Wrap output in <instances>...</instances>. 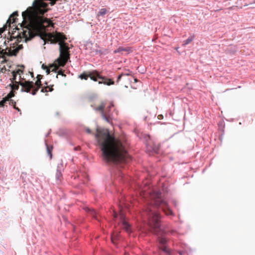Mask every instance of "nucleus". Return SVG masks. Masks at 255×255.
<instances>
[{
	"instance_id": "26",
	"label": "nucleus",
	"mask_w": 255,
	"mask_h": 255,
	"mask_svg": "<svg viewBox=\"0 0 255 255\" xmlns=\"http://www.w3.org/2000/svg\"><path fill=\"white\" fill-rule=\"evenodd\" d=\"M7 102V101L3 98V99L0 101V107H3L5 105V104Z\"/></svg>"
},
{
	"instance_id": "24",
	"label": "nucleus",
	"mask_w": 255,
	"mask_h": 255,
	"mask_svg": "<svg viewBox=\"0 0 255 255\" xmlns=\"http://www.w3.org/2000/svg\"><path fill=\"white\" fill-rule=\"evenodd\" d=\"M130 75V73H122L121 74H120L118 77V79H117V82H118L121 78H122V76H128V75Z\"/></svg>"
},
{
	"instance_id": "32",
	"label": "nucleus",
	"mask_w": 255,
	"mask_h": 255,
	"mask_svg": "<svg viewBox=\"0 0 255 255\" xmlns=\"http://www.w3.org/2000/svg\"><path fill=\"white\" fill-rule=\"evenodd\" d=\"M42 77H43L42 75H38L37 76V77H36L37 78V80H41V79L42 78Z\"/></svg>"
},
{
	"instance_id": "30",
	"label": "nucleus",
	"mask_w": 255,
	"mask_h": 255,
	"mask_svg": "<svg viewBox=\"0 0 255 255\" xmlns=\"http://www.w3.org/2000/svg\"><path fill=\"white\" fill-rule=\"evenodd\" d=\"M58 75H61L63 76H66V75L63 73V72L62 70H60L58 71Z\"/></svg>"
},
{
	"instance_id": "28",
	"label": "nucleus",
	"mask_w": 255,
	"mask_h": 255,
	"mask_svg": "<svg viewBox=\"0 0 255 255\" xmlns=\"http://www.w3.org/2000/svg\"><path fill=\"white\" fill-rule=\"evenodd\" d=\"M7 28V25H5L3 26L2 28H0V35L2 33L4 32V31L5 30V29Z\"/></svg>"
},
{
	"instance_id": "35",
	"label": "nucleus",
	"mask_w": 255,
	"mask_h": 255,
	"mask_svg": "<svg viewBox=\"0 0 255 255\" xmlns=\"http://www.w3.org/2000/svg\"><path fill=\"white\" fill-rule=\"evenodd\" d=\"M86 131L89 133H91V130L89 128H87L86 129Z\"/></svg>"
},
{
	"instance_id": "1",
	"label": "nucleus",
	"mask_w": 255,
	"mask_h": 255,
	"mask_svg": "<svg viewBox=\"0 0 255 255\" xmlns=\"http://www.w3.org/2000/svg\"><path fill=\"white\" fill-rule=\"evenodd\" d=\"M95 138L105 160L115 162H128L129 159L125 144L111 135L108 130L97 128Z\"/></svg>"
},
{
	"instance_id": "15",
	"label": "nucleus",
	"mask_w": 255,
	"mask_h": 255,
	"mask_svg": "<svg viewBox=\"0 0 255 255\" xmlns=\"http://www.w3.org/2000/svg\"><path fill=\"white\" fill-rule=\"evenodd\" d=\"M86 211L89 213V214L95 218L96 219L98 220V218L97 216V213L96 211L92 209L87 208Z\"/></svg>"
},
{
	"instance_id": "19",
	"label": "nucleus",
	"mask_w": 255,
	"mask_h": 255,
	"mask_svg": "<svg viewBox=\"0 0 255 255\" xmlns=\"http://www.w3.org/2000/svg\"><path fill=\"white\" fill-rule=\"evenodd\" d=\"M9 102V104L11 106H13V107L16 110H17L18 111H20V109L16 107V102L15 101H14L13 100H10L9 101H8Z\"/></svg>"
},
{
	"instance_id": "14",
	"label": "nucleus",
	"mask_w": 255,
	"mask_h": 255,
	"mask_svg": "<svg viewBox=\"0 0 255 255\" xmlns=\"http://www.w3.org/2000/svg\"><path fill=\"white\" fill-rule=\"evenodd\" d=\"M86 211L89 213V214L95 218L96 219L98 220V218L97 216V213L96 211L92 209L87 208Z\"/></svg>"
},
{
	"instance_id": "2",
	"label": "nucleus",
	"mask_w": 255,
	"mask_h": 255,
	"mask_svg": "<svg viewBox=\"0 0 255 255\" xmlns=\"http://www.w3.org/2000/svg\"><path fill=\"white\" fill-rule=\"evenodd\" d=\"M152 201L150 204L145 210V212L148 217V225L151 232L158 236V241L159 249L165 253L170 255V250L166 247L167 240L162 235V231L160 228V218L158 213L155 210V207H159L166 215L172 214V212L169 208L166 201L161 198V194L157 192L155 195H151Z\"/></svg>"
},
{
	"instance_id": "11",
	"label": "nucleus",
	"mask_w": 255,
	"mask_h": 255,
	"mask_svg": "<svg viewBox=\"0 0 255 255\" xmlns=\"http://www.w3.org/2000/svg\"><path fill=\"white\" fill-rule=\"evenodd\" d=\"M59 67H60L59 66V65L57 63L53 64L52 65H50L49 68H46V73L47 74H49L50 72V69L51 70V71H56L59 68Z\"/></svg>"
},
{
	"instance_id": "12",
	"label": "nucleus",
	"mask_w": 255,
	"mask_h": 255,
	"mask_svg": "<svg viewBox=\"0 0 255 255\" xmlns=\"http://www.w3.org/2000/svg\"><path fill=\"white\" fill-rule=\"evenodd\" d=\"M124 51L129 52H130L131 50H130V48H129V47L124 48L123 47H120L117 49L115 50L114 51V53H122Z\"/></svg>"
},
{
	"instance_id": "23",
	"label": "nucleus",
	"mask_w": 255,
	"mask_h": 255,
	"mask_svg": "<svg viewBox=\"0 0 255 255\" xmlns=\"http://www.w3.org/2000/svg\"><path fill=\"white\" fill-rule=\"evenodd\" d=\"M21 81H20L21 82ZM20 82H19L18 83L17 82H16V83L15 84H13L12 86V89L13 90H17L18 89V88H19V85H20V84H19Z\"/></svg>"
},
{
	"instance_id": "18",
	"label": "nucleus",
	"mask_w": 255,
	"mask_h": 255,
	"mask_svg": "<svg viewBox=\"0 0 255 255\" xmlns=\"http://www.w3.org/2000/svg\"><path fill=\"white\" fill-rule=\"evenodd\" d=\"M53 89L52 88V87L46 86V87L42 88V89L41 90V92L42 93H47L48 92H51L53 91Z\"/></svg>"
},
{
	"instance_id": "22",
	"label": "nucleus",
	"mask_w": 255,
	"mask_h": 255,
	"mask_svg": "<svg viewBox=\"0 0 255 255\" xmlns=\"http://www.w3.org/2000/svg\"><path fill=\"white\" fill-rule=\"evenodd\" d=\"M107 13V10L106 8H102L99 11L98 15H104Z\"/></svg>"
},
{
	"instance_id": "34",
	"label": "nucleus",
	"mask_w": 255,
	"mask_h": 255,
	"mask_svg": "<svg viewBox=\"0 0 255 255\" xmlns=\"http://www.w3.org/2000/svg\"><path fill=\"white\" fill-rule=\"evenodd\" d=\"M12 41V39H10V40H8V39L7 41H6V40H5V41H4V44H5V45H6V44H7V43H9L10 41Z\"/></svg>"
},
{
	"instance_id": "40",
	"label": "nucleus",
	"mask_w": 255,
	"mask_h": 255,
	"mask_svg": "<svg viewBox=\"0 0 255 255\" xmlns=\"http://www.w3.org/2000/svg\"><path fill=\"white\" fill-rule=\"evenodd\" d=\"M31 75L32 77H33V73H31Z\"/></svg>"
},
{
	"instance_id": "21",
	"label": "nucleus",
	"mask_w": 255,
	"mask_h": 255,
	"mask_svg": "<svg viewBox=\"0 0 255 255\" xmlns=\"http://www.w3.org/2000/svg\"><path fill=\"white\" fill-rule=\"evenodd\" d=\"M14 96V94L12 91L10 92L6 96L4 97V98L7 101H9L10 100H11V98Z\"/></svg>"
},
{
	"instance_id": "17",
	"label": "nucleus",
	"mask_w": 255,
	"mask_h": 255,
	"mask_svg": "<svg viewBox=\"0 0 255 255\" xmlns=\"http://www.w3.org/2000/svg\"><path fill=\"white\" fill-rule=\"evenodd\" d=\"M90 72H88V73L84 72L81 75H79V78L81 79H84V80H87L88 77H90Z\"/></svg>"
},
{
	"instance_id": "38",
	"label": "nucleus",
	"mask_w": 255,
	"mask_h": 255,
	"mask_svg": "<svg viewBox=\"0 0 255 255\" xmlns=\"http://www.w3.org/2000/svg\"><path fill=\"white\" fill-rule=\"evenodd\" d=\"M134 81L135 82H136L138 81V80L136 78L134 79Z\"/></svg>"
},
{
	"instance_id": "10",
	"label": "nucleus",
	"mask_w": 255,
	"mask_h": 255,
	"mask_svg": "<svg viewBox=\"0 0 255 255\" xmlns=\"http://www.w3.org/2000/svg\"><path fill=\"white\" fill-rule=\"evenodd\" d=\"M18 15V12L17 11H14L9 17L8 19L7 20L6 24H8L9 25L11 23H13L15 22L16 18H14V17Z\"/></svg>"
},
{
	"instance_id": "36",
	"label": "nucleus",
	"mask_w": 255,
	"mask_h": 255,
	"mask_svg": "<svg viewBox=\"0 0 255 255\" xmlns=\"http://www.w3.org/2000/svg\"><path fill=\"white\" fill-rule=\"evenodd\" d=\"M42 68L43 69H46V68H47V67L46 65H45L44 64H43V65H42Z\"/></svg>"
},
{
	"instance_id": "13",
	"label": "nucleus",
	"mask_w": 255,
	"mask_h": 255,
	"mask_svg": "<svg viewBox=\"0 0 255 255\" xmlns=\"http://www.w3.org/2000/svg\"><path fill=\"white\" fill-rule=\"evenodd\" d=\"M118 233L117 232H114L111 236V241L112 242L115 244H116V242L118 239Z\"/></svg>"
},
{
	"instance_id": "7",
	"label": "nucleus",
	"mask_w": 255,
	"mask_h": 255,
	"mask_svg": "<svg viewBox=\"0 0 255 255\" xmlns=\"http://www.w3.org/2000/svg\"><path fill=\"white\" fill-rule=\"evenodd\" d=\"M89 77L91 80L94 81H97L98 79L101 80V81H99V84H104L108 86L114 84V81L113 80L100 75L97 71H94L92 72H90Z\"/></svg>"
},
{
	"instance_id": "20",
	"label": "nucleus",
	"mask_w": 255,
	"mask_h": 255,
	"mask_svg": "<svg viewBox=\"0 0 255 255\" xmlns=\"http://www.w3.org/2000/svg\"><path fill=\"white\" fill-rule=\"evenodd\" d=\"M53 147L52 146H48L47 145V152L48 155L50 156V158H52V150Z\"/></svg>"
},
{
	"instance_id": "31",
	"label": "nucleus",
	"mask_w": 255,
	"mask_h": 255,
	"mask_svg": "<svg viewBox=\"0 0 255 255\" xmlns=\"http://www.w3.org/2000/svg\"><path fill=\"white\" fill-rule=\"evenodd\" d=\"M15 72H16L17 75V74L20 75V74L23 73V71L19 69H17Z\"/></svg>"
},
{
	"instance_id": "29",
	"label": "nucleus",
	"mask_w": 255,
	"mask_h": 255,
	"mask_svg": "<svg viewBox=\"0 0 255 255\" xmlns=\"http://www.w3.org/2000/svg\"><path fill=\"white\" fill-rule=\"evenodd\" d=\"M12 73V76H13L12 81H13L14 80H15L16 79L17 74H16V72H15V71H13Z\"/></svg>"
},
{
	"instance_id": "33",
	"label": "nucleus",
	"mask_w": 255,
	"mask_h": 255,
	"mask_svg": "<svg viewBox=\"0 0 255 255\" xmlns=\"http://www.w3.org/2000/svg\"><path fill=\"white\" fill-rule=\"evenodd\" d=\"M118 214H117L116 212H114V213H113V218L114 219H116L117 217H118Z\"/></svg>"
},
{
	"instance_id": "37",
	"label": "nucleus",
	"mask_w": 255,
	"mask_h": 255,
	"mask_svg": "<svg viewBox=\"0 0 255 255\" xmlns=\"http://www.w3.org/2000/svg\"><path fill=\"white\" fill-rule=\"evenodd\" d=\"M162 118H163V116L162 115H160L158 116V119H161Z\"/></svg>"
},
{
	"instance_id": "16",
	"label": "nucleus",
	"mask_w": 255,
	"mask_h": 255,
	"mask_svg": "<svg viewBox=\"0 0 255 255\" xmlns=\"http://www.w3.org/2000/svg\"><path fill=\"white\" fill-rule=\"evenodd\" d=\"M194 38V36H189L186 40H184L183 42L182 45L185 46V45L189 44L193 40Z\"/></svg>"
},
{
	"instance_id": "25",
	"label": "nucleus",
	"mask_w": 255,
	"mask_h": 255,
	"mask_svg": "<svg viewBox=\"0 0 255 255\" xmlns=\"http://www.w3.org/2000/svg\"><path fill=\"white\" fill-rule=\"evenodd\" d=\"M62 177V174L60 171H57L56 174V178L58 180H60Z\"/></svg>"
},
{
	"instance_id": "9",
	"label": "nucleus",
	"mask_w": 255,
	"mask_h": 255,
	"mask_svg": "<svg viewBox=\"0 0 255 255\" xmlns=\"http://www.w3.org/2000/svg\"><path fill=\"white\" fill-rule=\"evenodd\" d=\"M147 147L148 150L153 151L154 152H157L159 149V145L154 143H152V145H150L149 143H148Z\"/></svg>"
},
{
	"instance_id": "3",
	"label": "nucleus",
	"mask_w": 255,
	"mask_h": 255,
	"mask_svg": "<svg viewBox=\"0 0 255 255\" xmlns=\"http://www.w3.org/2000/svg\"><path fill=\"white\" fill-rule=\"evenodd\" d=\"M40 34L41 38L46 42H50L51 43L55 44L58 42L59 45V57L55 61L59 66H64L68 60L70 59L69 47L68 43L65 42L67 39L66 35L63 33L55 32L53 33H46L45 31L40 32H35Z\"/></svg>"
},
{
	"instance_id": "27",
	"label": "nucleus",
	"mask_w": 255,
	"mask_h": 255,
	"mask_svg": "<svg viewBox=\"0 0 255 255\" xmlns=\"http://www.w3.org/2000/svg\"><path fill=\"white\" fill-rule=\"evenodd\" d=\"M7 28V25H5L3 26L2 28H0V35L2 33L4 32V31L5 30V29Z\"/></svg>"
},
{
	"instance_id": "8",
	"label": "nucleus",
	"mask_w": 255,
	"mask_h": 255,
	"mask_svg": "<svg viewBox=\"0 0 255 255\" xmlns=\"http://www.w3.org/2000/svg\"><path fill=\"white\" fill-rule=\"evenodd\" d=\"M119 216L121 220L122 228L125 229L127 233H130V226L126 220L125 214L123 209L121 208V207H120V213Z\"/></svg>"
},
{
	"instance_id": "6",
	"label": "nucleus",
	"mask_w": 255,
	"mask_h": 255,
	"mask_svg": "<svg viewBox=\"0 0 255 255\" xmlns=\"http://www.w3.org/2000/svg\"><path fill=\"white\" fill-rule=\"evenodd\" d=\"M21 86V91L26 93H30L31 89H32L31 94L33 95L36 94L37 91L41 87V82L40 80H37L34 83L32 81L23 80V82L19 83Z\"/></svg>"
},
{
	"instance_id": "4",
	"label": "nucleus",
	"mask_w": 255,
	"mask_h": 255,
	"mask_svg": "<svg viewBox=\"0 0 255 255\" xmlns=\"http://www.w3.org/2000/svg\"><path fill=\"white\" fill-rule=\"evenodd\" d=\"M114 109V104L110 102L107 103L102 102L101 104L94 108V110L100 112L101 116L104 120L109 123H111L114 119L112 110Z\"/></svg>"
},
{
	"instance_id": "5",
	"label": "nucleus",
	"mask_w": 255,
	"mask_h": 255,
	"mask_svg": "<svg viewBox=\"0 0 255 255\" xmlns=\"http://www.w3.org/2000/svg\"><path fill=\"white\" fill-rule=\"evenodd\" d=\"M17 40L13 43H10V47H6L5 49L0 48V58L3 59L2 62H5L6 60L5 56H16L19 51L23 48L22 45H19L16 42Z\"/></svg>"
},
{
	"instance_id": "39",
	"label": "nucleus",
	"mask_w": 255,
	"mask_h": 255,
	"mask_svg": "<svg viewBox=\"0 0 255 255\" xmlns=\"http://www.w3.org/2000/svg\"><path fill=\"white\" fill-rule=\"evenodd\" d=\"M124 255H129V254H128V253H126H126H125Z\"/></svg>"
}]
</instances>
